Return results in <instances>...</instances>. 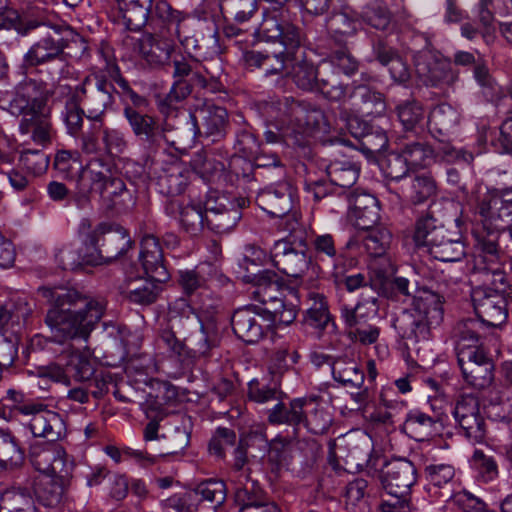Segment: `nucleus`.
Listing matches in <instances>:
<instances>
[{
	"mask_svg": "<svg viewBox=\"0 0 512 512\" xmlns=\"http://www.w3.org/2000/svg\"><path fill=\"white\" fill-rule=\"evenodd\" d=\"M39 293L51 305L45 323L58 343L87 340L106 310L103 298L82 295L72 288L41 287Z\"/></svg>",
	"mask_w": 512,
	"mask_h": 512,
	"instance_id": "f257e3e1",
	"label": "nucleus"
},
{
	"mask_svg": "<svg viewBox=\"0 0 512 512\" xmlns=\"http://www.w3.org/2000/svg\"><path fill=\"white\" fill-rule=\"evenodd\" d=\"M261 41L278 43L282 50L278 52L249 51L245 53V62L249 67L261 68L266 75L284 74L295 60V52L305 40V34L293 23L289 9L270 7L264 12L256 32Z\"/></svg>",
	"mask_w": 512,
	"mask_h": 512,
	"instance_id": "f03ea898",
	"label": "nucleus"
},
{
	"mask_svg": "<svg viewBox=\"0 0 512 512\" xmlns=\"http://www.w3.org/2000/svg\"><path fill=\"white\" fill-rule=\"evenodd\" d=\"M267 121L293 145H303L305 137L315 133H328L329 122L324 112L314 104L297 101L292 97L272 99L263 107Z\"/></svg>",
	"mask_w": 512,
	"mask_h": 512,
	"instance_id": "7ed1b4c3",
	"label": "nucleus"
},
{
	"mask_svg": "<svg viewBox=\"0 0 512 512\" xmlns=\"http://www.w3.org/2000/svg\"><path fill=\"white\" fill-rule=\"evenodd\" d=\"M442 296L422 288L413 296L412 307L393 320V327L403 339L418 342L429 338L432 326L443 318Z\"/></svg>",
	"mask_w": 512,
	"mask_h": 512,
	"instance_id": "20e7f679",
	"label": "nucleus"
},
{
	"mask_svg": "<svg viewBox=\"0 0 512 512\" xmlns=\"http://www.w3.org/2000/svg\"><path fill=\"white\" fill-rule=\"evenodd\" d=\"M114 91V85L105 76L91 74L74 88L66 84H58L54 93L70 96L75 100L86 112V118L91 122L88 128H92L93 132L102 127L106 112L114 103Z\"/></svg>",
	"mask_w": 512,
	"mask_h": 512,
	"instance_id": "39448f33",
	"label": "nucleus"
},
{
	"mask_svg": "<svg viewBox=\"0 0 512 512\" xmlns=\"http://www.w3.org/2000/svg\"><path fill=\"white\" fill-rule=\"evenodd\" d=\"M86 244L96 253L85 256L83 263L101 265L123 256L134 241L123 226H85Z\"/></svg>",
	"mask_w": 512,
	"mask_h": 512,
	"instance_id": "423d86ee",
	"label": "nucleus"
},
{
	"mask_svg": "<svg viewBox=\"0 0 512 512\" xmlns=\"http://www.w3.org/2000/svg\"><path fill=\"white\" fill-rule=\"evenodd\" d=\"M40 26L44 25L54 31V35L48 34L35 42L24 54L23 64L25 67H36L56 59H62L64 50L71 42L81 40V35L70 25L50 19L39 21Z\"/></svg>",
	"mask_w": 512,
	"mask_h": 512,
	"instance_id": "0eeeda50",
	"label": "nucleus"
},
{
	"mask_svg": "<svg viewBox=\"0 0 512 512\" xmlns=\"http://www.w3.org/2000/svg\"><path fill=\"white\" fill-rule=\"evenodd\" d=\"M271 258L273 265L289 277L302 278L308 273L310 278L318 275L319 267L312 264L304 249L296 247V240L291 235L274 243Z\"/></svg>",
	"mask_w": 512,
	"mask_h": 512,
	"instance_id": "6e6552de",
	"label": "nucleus"
},
{
	"mask_svg": "<svg viewBox=\"0 0 512 512\" xmlns=\"http://www.w3.org/2000/svg\"><path fill=\"white\" fill-rule=\"evenodd\" d=\"M128 148V141L123 131L104 125L92 132L88 128L81 134V151L87 155H94L93 159H101L110 169L109 163L105 162L103 156L118 157L125 153Z\"/></svg>",
	"mask_w": 512,
	"mask_h": 512,
	"instance_id": "1a4fd4ad",
	"label": "nucleus"
},
{
	"mask_svg": "<svg viewBox=\"0 0 512 512\" xmlns=\"http://www.w3.org/2000/svg\"><path fill=\"white\" fill-rule=\"evenodd\" d=\"M415 73L427 87L442 88L452 85L458 78L450 62L432 49H423L413 55Z\"/></svg>",
	"mask_w": 512,
	"mask_h": 512,
	"instance_id": "9d476101",
	"label": "nucleus"
},
{
	"mask_svg": "<svg viewBox=\"0 0 512 512\" xmlns=\"http://www.w3.org/2000/svg\"><path fill=\"white\" fill-rule=\"evenodd\" d=\"M16 413L29 416V429L34 437L46 438L48 442H56L66 433L62 416L42 402L30 401L16 406Z\"/></svg>",
	"mask_w": 512,
	"mask_h": 512,
	"instance_id": "9b49d317",
	"label": "nucleus"
},
{
	"mask_svg": "<svg viewBox=\"0 0 512 512\" xmlns=\"http://www.w3.org/2000/svg\"><path fill=\"white\" fill-rule=\"evenodd\" d=\"M472 235L479 250L474 260V267L479 273H488L505 266L506 256L500 253V230L496 226H473Z\"/></svg>",
	"mask_w": 512,
	"mask_h": 512,
	"instance_id": "f8f14e48",
	"label": "nucleus"
},
{
	"mask_svg": "<svg viewBox=\"0 0 512 512\" xmlns=\"http://www.w3.org/2000/svg\"><path fill=\"white\" fill-rule=\"evenodd\" d=\"M457 360L465 382L475 389L489 387L494 380V363L484 348L464 350Z\"/></svg>",
	"mask_w": 512,
	"mask_h": 512,
	"instance_id": "ddd939ff",
	"label": "nucleus"
},
{
	"mask_svg": "<svg viewBox=\"0 0 512 512\" xmlns=\"http://www.w3.org/2000/svg\"><path fill=\"white\" fill-rule=\"evenodd\" d=\"M101 172L104 175V187H100L103 213L108 217H114L130 211L135 205V198L126 188L124 181L111 177L110 169L103 162Z\"/></svg>",
	"mask_w": 512,
	"mask_h": 512,
	"instance_id": "4468645a",
	"label": "nucleus"
},
{
	"mask_svg": "<svg viewBox=\"0 0 512 512\" xmlns=\"http://www.w3.org/2000/svg\"><path fill=\"white\" fill-rule=\"evenodd\" d=\"M225 197H217L213 199L211 196L207 199L204 204V210L201 207L187 206L181 207V205L172 200L166 207V212L175 216L176 212L180 215L181 224H195L198 221L199 224L205 222L209 224L212 220L209 218V214H227V221H232L234 224L241 219V215L237 210H228L226 205Z\"/></svg>",
	"mask_w": 512,
	"mask_h": 512,
	"instance_id": "2eb2a0df",
	"label": "nucleus"
},
{
	"mask_svg": "<svg viewBox=\"0 0 512 512\" xmlns=\"http://www.w3.org/2000/svg\"><path fill=\"white\" fill-rule=\"evenodd\" d=\"M416 481L417 470L414 464L405 458L390 460L381 471V483L385 493L408 497Z\"/></svg>",
	"mask_w": 512,
	"mask_h": 512,
	"instance_id": "dca6fc26",
	"label": "nucleus"
},
{
	"mask_svg": "<svg viewBox=\"0 0 512 512\" xmlns=\"http://www.w3.org/2000/svg\"><path fill=\"white\" fill-rule=\"evenodd\" d=\"M508 298L497 293L474 289L472 300L477 319L488 329L501 326L508 317Z\"/></svg>",
	"mask_w": 512,
	"mask_h": 512,
	"instance_id": "f3484780",
	"label": "nucleus"
},
{
	"mask_svg": "<svg viewBox=\"0 0 512 512\" xmlns=\"http://www.w3.org/2000/svg\"><path fill=\"white\" fill-rule=\"evenodd\" d=\"M45 104L43 89L34 80L20 83L8 103V111L14 116L33 117L42 112Z\"/></svg>",
	"mask_w": 512,
	"mask_h": 512,
	"instance_id": "a211bd4d",
	"label": "nucleus"
},
{
	"mask_svg": "<svg viewBox=\"0 0 512 512\" xmlns=\"http://www.w3.org/2000/svg\"><path fill=\"white\" fill-rule=\"evenodd\" d=\"M235 335L246 343H256L264 335L266 325L265 315L256 307H244L236 310L231 319Z\"/></svg>",
	"mask_w": 512,
	"mask_h": 512,
	"instance_id": "6ab92c4d",
	"label": "nucleus"
},
{
	"mask_svg": "<svg viewBox=\"0 0 512 512\" xmlns=\"http://www.w3.org/2000/svg\"><path fill=\"white\" fill-rule=\"evenodd\" d=\"M256 203L263 211L273 217L282 218L286 216V224H290L291 221H298L295 213L289 215L292 208V199L290 187L287 183L261 190L256 197Z\"/></svg>",
	"mask_w": 512,
	"mask_h": 512,
	"instance_id": "aec40b11",
	"label": "nucleus"
},
{
	"mask_svg": "<svg viewBox=\"0 0 512 512\" xmlns=\"http://www.w3.org/2000/svg\"><path fill=\"white\" fill-rule=\"evenodd\" d=\"M101 166V159H91L82 170L71 198L72 202L79 210H91L90 193L92 191L100 193V187H104V175L101 172Z\"/></svg>",
	"mask_w": 512,
	"mask_h": 512,
	"instance_id": "412c9836",
	"label": "nucleus"
},
{
	"mask_svg": "<svg viewBox=\"0 0 512 512\" xmlns=\"http://www.w3.org/2000/svg\"><path fill=\"white\" fill-rule=\"evenodd\" d=\"M139 260L144 273L157 283L169 280L170 274L163 260V252L154 235H145L141 240Z\"/></svg>",
	"mask_w": 512,
	"mask_h": 512,
	"instance_id": "4be33fe9",
	"label": "nucleus"
},
{
	"mask_svg": "<svg viewBox=\"0 0 512 512\" xmlns=\"http://www.w3.org/2000/svg\"><path fill=\"white\" fill-rule=\"evenodd\" d=\"M123 114L135 137L148 146H158L165 139L164 130L154 117L143 114L132 106H126Z\"/></svg>",
	"mask_w": 512,
	"mask_h": 512,
	"instance_id": "5701e85b",
	"label": "nucleus"
},
{
	"mask_svg": "<svg viewBox=\"0 0 512 512\" xmlns=\"http://www.w3.org/2000/svg\"><path fill=\"white\" fill-rule=\"evenodd\" d=\"M117 10L115 21L130 31H140L149 26V6L152 0H108Z\"/></svg>",
	"mask_w": 512,
	"mask_h": 512,
	"instance_id": "b1692460",
	"label": "nucleus"
},
{
	"mask_svg": "<svg viewBox=\"0 0 512 512\" xmlns=\"http://www.w3.org/2000/svg\"><path fill=\"white\" fill-rule=\"evenodd\" d=\"M173 49L171 40L151 33L143 35L138 42L139 55L152 67L168 64Z\"/></svg>",
	"mask_w": 512,
	"mask_h": 512,
	"instance_id": "393cba45",
	"label": "nucleus"
},
{
	"mask_svg": "<svg viewBox=\"0 0 512 512\" xmlns=\"http://www.w3.org/2000/svg\"><path fill=\"white\" fill-rule=\"evenodd\" d=\"M32 309L29 304L19 299L5 303L0 307V333L5 336H20Z\"/></svg>",
	"mask_w": 512,
	"mask_h": 512,
	"instance_id": "a878e982",
	"label": "nucleus"
},
{
	"mask_svg": "<svg viewBox=\"0 0 512 512\" xmlns=\"http://www.w3.org/2000/svg\"><path fill=\"white\" fill-rule=\"evenodd\" d=\"M307 404L305 398H295L285 404L279 400L273 408L268 411V421L273 425L286 424L293 427V434L296 435L298 426L306 420L304 407Z\"/></svg>",
	"mask_w": 512,
	"mask_h": 512,
	"instance_id": "bb28decb",
	"label": "nucleus"
},
{
	"mask_svg": "<svg viewBox=\"0 0 512 512\" xmlns=\"http://www.w3.org/2000/svg\"><path fill=\"white\" fill-rule=\"evenodd\" d=\"M379 211V202L373 195L355 191L349 196L347 217L350 222L378 224L380 220Z\"/></svg>",
	"mask_w": 512,
	"mask_h": 512,
	"instance_id": "cd10ccee",
	"label": "nucleus"
},
{
	"mask_svg": "<svg viewBox=\"0 0 512 512\" xmlns=\"http://www.w3.org/2000/svg\"><path fill=\"white\" fill-rule=\"evenodd\" d=\"M489 329L477 318L460 321L454 329L457 354L464 350L480 349L482 340L488 335Z\"/></svg>",
	"mask_w": 512,
	"mask_h": 512,
	"instance_id": "c85d7f7f",
	"label": "nucleus"
},
{
	"mask_svg": "<svg viewBox=\"0 0 512 512\" xmlns=\"http://www.w3.org/2000/svg\"><path fill=\"white\" fill-rule=\"evenodd\" d=\"M185 18L181 11L173 9L165 0H152L149 4V27L154 31L174 27V33L180 36L181 23Z\"/></svg>",
	"mask_w": 512,
	"mask_h": 512,
	"instance_id": "c756f323",
	"label": "nucleus"
},
{
	"mask_svg": "<svg viewBox=\"0 0 512 512\" xmlns=\"http://www.w3.org/2000/svg\"><path fill=\"white\" fill-rule=\"evenodd\" d=\"M460 115L451 105L443 103L435 106L428 117V127L432 136L445 141L457 127Z\"/></svg>",
	"mask_w": 512,
	"mask_h": 512,
	"instance_id": "7c9ffc66",
	"label": "nucleus"
},
{
	"mask_svg": "<svg viewBox=\"0 0 512 512\" xmlns=\"http://www.w3.org/2000/svg\"><path fill=\"white\" fill-rule=\"evenodd\" d=\"M379 301L378 297L373 292L368 294L362 292L355 306L344 304L340 308V317L344 324L369 322L370 318L378 314Z\"/></svg>",
	"mask_w": 512,
	"mask_h": 512,
	"instance_id": "2f4dec72",
	"label": "nucleus"
},
{
	"mask_svg": "<svg viewBox=\"0 0 512 512\" xmlns=\"http://www.w3.org/2000/svg\"><path fill=\"white\" fill-rule=\"evenodd\" d=\"M332 376L342 386L360 389L364 383V372L351 358L337 357L332 363Z\"/></svg>",
	"mask_w": 512,
	"mask_h": 512,
	"instance_id": "473e14b6",
	"label": "nucleus"
},
{
	"mask_svg": "<svg viewBox=\"0 0 512 512\" xmlns=\"http://www.w3.org/2000/svg\"><path fill=\"white\" fill-rule=\"evenodd\" d=\"M19 131L22 135H28L35 144L41 147H46L52 141L51 122L42 112L33 117L22 119L19 124Z\"/></svg>",
	"mask_w": 512,
	"mask_h": 512,
	"instance_id": "72a5a7b5",
	"label": "nucleus"
},
{
	"mask_svg": "<svg viewBox=\"0 0 512 512\" xmlns=\"http://www.w3.org/2000/svg\"><path fill=\"white\" fill-rule=\"evenodd\" d=\"M357 237L369 254L382 256L391 243L392 233L385 226H362Z\"/></svg>",
	"mask_w": 512,
	"mask_h": 512,
	"instance_id": "f704fd0d",
	"label": "nucleus"
},
{
	"mask_svg": "<svg viewBox=\"0 0 512 512\" xmlns=\"http://www.w3.org/2000/svg\"><path fill=\"white\" fill-rule=\"evenodd\" d=\"M234 501L240 509L260 505L268 500L257 481L241 474L236 481Z\"/></svg>",
	"mask_w": 512,
	"mask_h": 512,
	"instance_id": "c9c22d12",
	"label": "nucleus"
},
{
	"mask_svg": "<svg viewBox=\"0 0 512 512\" xmlns=\"http://www.w3.org/2000/svg\"><path fill=\"white\" fill-rule=\"evenodd\" d=\"M350 99L357 111L367 114H381L386 108L383 95L367 85L356 86L350 94Z\"/></svg>",
	"mask_w": 512,
	"mask_h": 512,
	"instance_id": "e433bc0d",
	"label": "nucleus"
},
{
	"mask_svg": "<svg viewBox=\"0 0 512 512\" xmlns=\"http://www.w3.org/2000/svg\"><path fill=\"white\" fill-rule=\"evenodd\" d=\"M307 305L305 322L311 327L324 330L332 320L326 297L318 292H308Z\"/></svg>",
	"mask_w": 512,
	"mask_h": 512,
	"instance_id": "4c0bfd02",
	"label": "nucleus"
},
{
	"mask_svg": "<svg viewBox=\"0 0 512 512\" xmlns=\"http://www.w3.org/2000/svg\"><path fill=\"white\" fill-rule=\"evenodd\" d=\"M437 183L430 173L415 174L411 177L409 186L403 191L404 196L413 204H422L436 196Z\"/></svg>",
	"mask_w": 512,
	"mask_h": 512,
	"instance_id": "58836bf2",
	"label": "nucleus"
},
{
	"mask_svg": "<svg viewBox=\"0 0 512 512\" xmlns=\"http://www.w3.org/2000/svg\"><path fill=\"white\" fill-rule=\"evenodd\" d=\"M326 173L332 185L351 188L359 178L360 167L347 159L334 160L327 165Z\"/></svg>",
	"mask_w": 512,
	"mask_h": 512,
	"instance_id": "ea45409f",
	"label": "nucleus"
},
{
	"mask_svg": "<svg viewBox=\"0 0 512 512\" xmlns=\"http://www.w3.org/2000/svg\"><path fill=\"white\" fill-rule=\"evenodd\" d=\"M285 75L291 76L297 87L305 91H315L320 81L314 64L305 59H299L296 54L295 60L290 64Z\"/></svg>",
	"mask_w": 512,
	"mask_h": 512,
	"instance_id": "a19ab883",
	"label": "nucleus"
},
{
	"mask_svg": "<svg viewBox=\"0 0 512 512\" xmlns=\"http://www.w3.org/2000/svg\"><path fill=\"white\" fill-rule=\"evenodd\" d=\"M400 152L411 170L426 168L434 159V150L432 147L421 140L403 143Z\"/></svg>",
	"mask_w": 512,
	"mask_h": 512,
	"instance_id": "79ce46f5",
	"label": "nucleus"
},
{
	"mask_svg": "<svg viewBox=\"0 0 512 512\" xmlns=\"http://www.w3.org/2000/svg\"><path fill=\"white\" fill-rule=\"evenodd\" d=\"M428 481L427 490L433 495H443L439 489H446V496L451 495V483L455 476V470L448 464H431L425 468Z\"/></svg>",
	"mask_w": 512,
	"mask_h": 512,
	"instance_id": "37998d69",
	"label": "nucleus"
},
{
	"mask_svg": "<svg viewBox=\"0 0 512 512\" xmlns=\"http://www.w3.org/2000/svg\"><path fill=\"white\" fill-rule=\"evenodd\" d=\"M377 60L388 67L391 78L398 83H406L410 79V71L406 62L391 48L382 44L374 47Z\"/></svg>",
	"mask_w": 512,
	"mask_h": 512,
	"instance_id": "c03bdc74",
	"label": "nucleus"
},
{
	"mask_svg": "<svg viewBox=\"0 0 512 512\" xmlns=\"http://www.w3.org/2000/svg\"><path fill=\"white\" fill-rule=\"evenodd\" d=\"M437 420L419 410L411 411L404 422V429L412 438L425 440L436 434Z\"/></svg>",
	"mask_w": 512,
	"mask_h": 512,
	"instance_id": "a18cd8bd",
	"label": "nucleus"
},
{
	"mask_svg": "<svg viewBox=\"0 0 512 512\" xmlns=\"http://www.w3.org/2000/svg\"><path fill=\"white\" fill-rule=\"evenodd\" d=\"M191 426L192 422L189 416H178V421L174 425L173 431L167 436H163L167 440V447L161 456L175 455L183 451L190 442Z\"/></svg>",
	"mask_w": 512,
	"mask_h": 512,
	"instance_id": "49530a36",
	"label": "nucleus"
},
{
	"mask_svg": "<svg viewBox=\"0 0 512 512\" xmlns=\"http://www.w3.org/2000/svg\"><path fill=\"white\" fill-rule=\"evenodd\" d=\"M60 448L55 442L36 441L31 444L29 455L33 467L46 476L55 457H58Z\"/></svg>",
	"mask_w": 512,
	"mask_h": 512,
	"instance_id": "de8ad7c7",
	"label": "nucleus"
},
{
	"mask_svg": "<svg viewBox=\"0 0 512 512\" xmlns=\"http://www.w3.org/2000/svg\"><path fill=\"white\" fill-rule=\"evenodd\" d=\"M68 484L43 476L35 484L34 493L39 503L46 507H54L61 502Z\"/></svg>",
	"mask_w": 512,
	"mask_h": 512,
	"instance_id": "09e8293b",
	"label": "nucleus"
},
{
	"mask_svg": "<svg viewBox=\"0 0 512 512\" xmlns=\"http://www.w3.org/2000/svg\"><path fill=\"white\" fill-rule=\"evenodd\" d=\"M280 294L277 277L274 272L264 270L256 276V285L255 289L252 291V296L255 300L259 301L263 307L281 298L279 296Z\"/></svg>",
	"mask_w": 512,
	"mask_h": 512,
	"instance_id": "8fccbe9b",
	"label": "nucleus"
},
{
	"mask_svg": "<svg viewBox=\"0 0 512 512\" xmlns=\"http://www.w3.org/2000/svg\"><path fill=\"white\" fill-rule=\"evenodd\" d=\"M159 283L152 279H143L140 282L129 283L123 290L125 296L133 303L149 305L159 294Z\"/></svg>",
	"mask_w": 512,
	"mask_h": 512,
	"instance_id": "3c124183",
	"label": "nucleus"
},
{
	"mask_svg": "<svg viewBox=\"0 0 512 512\" xmlns=\"http://www.w3.org/2000/svg\"><path fill=\"white\" fill-rule=\"evenodd\" d=\"M358 20L350 17L346 12L333 14L326 22L328 33L338 43H343L353 36L358 28Z\"/></svg>",
	"mask_w": 512,
	"mask_h": 512,
	"instance_id": "603ef678",
	"label": "nucleus"
},
{
	"mask_svg": "<svg viewBox=\"0 0 512 512\" xmlns=\"http://www.w3.org/2000/svg\"><path fill=\"white\" fill-rule=\"evenodd\" d=\"M67 97L68 98L62 111L63 121L65 123L67 133L79 139V147L81 148V134L85 132L82 130L83 117H86V112L70 96Z\"/></svg>",
	"mask_w": 512,
	"mask_h": 512,
	"instance_id": "864d4df0",
	"label": "nucleus"
},
{
	"mask_svg": "<svg viewBox=\"0 0 512 512\" xmlns=\"http://www.w3.org/2000/svg\"><path fill=\"white\" fill-rule=\"evenodd\" d=\"M347 337L354 343L363 346L375 344L381 334V328L369 322L344 324Z\"/></svg>",
	"mask_w": 512,
	"mask_h": 512,
	"instance_id": "5fc2aeb1",
	"label": "nucleus"
},
{
	"mask_svg": "<svg viewBox=\"0 0 512 512\" xmlns=\"http://www.w3.org/2000/svg\"><path fill=\"white\" fill-rule=\"evenodd\" d=\"M39 26L40 22L38 20H30L24 23L18 11L9 7V1L0 10V30H15L18 34L25 36Z\"/></svg>",
	"mask_w": 512,
	"mask_h": 512,
	"instance_id": "6e6d98bb",
	"label": "nucleus"
},
{
	"mask_svg": "<svg viewBox=\"0 0 512 512\" xmlns=\"http://www.w3.org/2000/svg\"><path fill=\"white\" fill-rule=\"evenodd\" d=\"M18 166L27 174H43L49 166V158L41 149H22L18 158Z\"/></svg>",
	"mask_w": 512,
	"mask_h": 512,
	"instance_id": "4d7b16f0",
	"label": "nucleus"
},
{
	"mask_svg": "<svg viewBox=\"0 0 512 512\" xmlns=\"http://www.w3.org/2000/svg\"><path fill=\"white\" fill-rule=\"evenodd\" d=\"M461 433L472 443H482L486 436V422L480 412L456 422Z\"/></svg>",
	"mask_w": 512,
	"mask_h": 512,
	"instance_id": "13d9d810",
	"label": "nucleus"
},
{
	"mask_svg": "<svg viewBox=\"0 0 512 512\" xmlns=\"http://www.w3.org/2000/svg\"><path fill=\"white\" fill-rule=\"evenodd\" d=\"M67 372L78 381H90L94 374V366L82 353L72 352L65 363Z\"/></svg>",
	"mask_w": 512,
	"mask_h": 512,
	"instance_id": "bf43d9fd",
	"label": "nucleus"
},
{
	"mask_svg": "<svg viewBox=\"0 0 512 512\" xmlns=\"http://www.w3.org/2000/svg\"><path fill=\"white\" fill-rule=\"evenodd\" d=\"M0 512H36L29 498L15 490L0 495Z\"/></svg>",
	"mask_w": 512,
	"mask_h": 512,
	"instance_id": "052dcab7",
	"label": "nucleus"
},
{
	"mask_svg": "<svg viewBox=\"0 0 512 512\" xmlns=\"http://www.w3.org/2000/svg\"><path fill=\"white\" fill-rule=\"evenodd\" d=\"M397 115L406 130L416 128L424 120V110L415 100L405 101L397 106Z\"/></svg>",
	"mask_w": 512,
	"mask_h": 512,
	"instance_id": "680f3d73",
	"label": "nucleus"
},
{
	"mask_svg": "<svg viewBox=\"0 0 512 512\" xmlns=\"http://www.w3.org/2000/svg\"><path fill=\"white\" fill-rule=\"evenodd\" d=\"M483 275L485 277V286L478 289L502 296H511L512 290L505 272V266H501L500 269H495V271L483 273Z\"/></svg>",
	"mask_w": 512,
	"mask_h": 512,
	"instance_id": "e2e57ef3",
	"label": "nucleus"
},
{
	"mask_svg": "<svg viewBox=\"0 0 512 512\" xmlns=\"http://www.w3.org/2000/svg\"><path fill=\"white\" fill-rule=\"evenodd\" d=\"M0 450L3 455L1 461L6 465L9 463L10 466H17L23 461V451L9 431L0 430Z\"/></svg>",
	"mask_w": 512,
	"mask_h": 512,
	"instance_id": "0e129e2a",
	"label": "nucleus"
},
{
	"mask_svg": "<svg viewBox=\"0 0 512 512\" xmlns=\"http://www.w3.org/2000/svg\"><path fill=\"white\" fill-rule=\"evenodd\" d=\"M195 493L200 495L203 500L219 506L226 499V485L222 480L209 479L198 484Z\"/></svg>",
	"mask_w": 512,
	"mask_h": 512,
	"instance_id": "69168bd1",
	"label": "nucleus"
},
{
	"mask_svg": "<svg viewBox=\"0 0 512 512\" xmlns=\"http://www.w3.org/2000/svg\"><path fill=\"white\" fill-rule=\"evenodd\" d=\"M74 461L68 456L66 451L61 447L58 457H55L52 467L46 474V477L54 478L65 484H69L74 470Z\"/></svg>",
	"mask_w": 512,
	"mask_h": 512,
	"instance_id": "338daca9",
	"label": "nucleus"
},
{
	"mask_svg": "<svg viewBox=\"0 0 512 512\" xmlns=\"http://www.w3.org/2000/svg\"><path fill=\"white\" fill-rule=\"evenodd\" d=\"M282 391L276 386L260 384L257 380H252L248 384V397L250 400L265 404L270 401H279L282 398Z\"/></svg>",
	"mask_w": 512,
	"mask_h": 512,
	"instance_id": "774afa93",
	"label": "nucleus"
}]
</instances>
